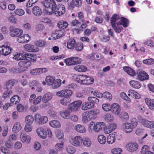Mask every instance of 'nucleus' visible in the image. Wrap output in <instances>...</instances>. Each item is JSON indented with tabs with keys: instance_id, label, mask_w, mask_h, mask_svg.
Instances as JSON below:
<instances>
[{
	"instance_id": "obj_1",
	"label": "nucleus",
	"mask_w": 154,
	"mask_h": 154,
	"mask_svg": "<svg viewBox=\"0 0 154 154\" xmlns=\"http://www.w3.org/2000/svg\"><path fill=\"white\" fill-rule=\"evenodd\" d=\"M44 6L46 8L51 7V11H46L49 15L54 14L56 16L62 15L65 13V8L63 5L61 7L56 8L57 5L54 0H47L44 1L42 2Z\"/></svg>"
},
{
	"instance_id": "obj_2",
	"label": "nucleus",
	"mask_w": 154,
	"mask_h": 154,
	"mask_svg": "<svg viewBox=\"0 0 154 154\" xmlns=\"http://www.w3.org/2000/svg\"><path fill=\"white\" fill-rule=\"evenodd\" d=\"M82 61V59L77 57H72L67 58L64 60L67 65H74L79 64Z\"/></svg>"
},
{
	"instance_id": "obj_3",
	"label": "nucleus",
	"mask_w": 154,
	"mask_h": 154,
	"mask_svg": "<svg viewBox=\"0 0 154 154\" xmlns=\"http://www.w3.org/2000/svg\"><path fill=\"white\" fill-rule=\"evenodd\" d=\"M137 118L139 122L144 126L149 128H154V122L149 121L140 116H138Z\"/></svg>"
},
{
	"instance_id": "obj_4",
	"label": "nucleus",
	"mask_w": 154,
	"mask_h": 154,
	"mask_svg": "<svg viewBox=\"0 0 154 154\" xmlns=\"http://www.w3.org/2000/svg\"><path fill=\"white\" fill-rule=\"evenodd\" d=\"M48 118L46 116H42L39 114H36L35 115V121L38 124L44 125L48 122Z\"/></svg>"
},
{
	"instance_id": "obj_5",
	"label": "nucleus",
	"mask_w": 154,
	"mask_h": 154,
	"mask_svg": "<svg viewBox=\"0 0 154 154\" xmlns=\"http://www.w3.org/2000/svg\"><path fill=\"white\" fill-rule=\"evenodd\" d=\"M10 34L12 37H18L21 35L23 32L21 29L16 28L14 26H11L9 27Z\"/></svg>"
},
{
	"instance_id": "obj_6",
	"label": "nucleus",
	"mask_w": 154,
	"mask_h": 154,
	"mask_svg": "<svg viewBox=\"0 0 154 154\" xmlns=\"http://www.w3.org/2000/svg\"><path fill=\"white\" fill-rule=\"evenodd\" d=\"M72 94L71 90L65 89L57 92L56 95L58 97L67 98L70 97Z\"/></svg>"
},
{
	"instance_id": "obj_7",
	"label": "nucleus",
	"mask_w": 154,
	"mask_h": 154,
	"mask_svg": "<svg viewBox=\"0 0 154 154\" xmlns=\"http://www.w3.org/2000/svg\"><path fill=\"white\" fill-rule=\"evenodd\" d=\"M82 103V101L80 100L75 101L69 105L68 108L71 112L76 111L78 110Z\"/></svg>"
},
{
	"instance_id": "obj_8",
	"label": "nucleus",
	"mask_w": 154,
	"mask_h": 154,
	"mask_svg": "<svg viewBox=\"0 0 154 154\" xmlns=\"http://www.w3.org/2000/svg\"><path fill=\"white\" fill-rule=\"evenodd\" d=\"M19 66L23 69L22 71L26 70L31 65V62L28 60L26 58L22 60L18 63Z\"/></svg>"
},
{
	"instance_id": "obj_9",
	"label": "nucleus",
	"mask_w": 154,
	"mask_h": 154,
	"mask_svg": "<svg viewBox=\"0 0 154 154\" xmlns=\"http://www.w3.org/2000/svg\"><path fill=\"white\" fill-rule=\"evenodd\" d=\"M12 49L7 45H4L0 47V54L4 56H7L10 54Z\"/></svg>"
},
{
	"instance_id": "obj_10",
	"label": "nucleus",
	"mask_w": 154,
	"mask_h": 154,
	"mask_svg": "<svg viewBox=\"0 0 154 154\" xmlns=\"http://www.w3.org/2000/svg\"><path fill=\"white\" fill-rule=\"evenodd\" d=\"M138 144L135 142H131L128 143L126 145V148L130 152H134L138 149Z\"/></svg>"
},
{
	"instance_id": "obj_11",
	"label": "nucleus",
	"mask_w": 154,
	"mask_h": 154,
	"mask_svg": "<svg viewBox=\"0 0 154 154\" xmlns=\"http://www.w3.org/2000/svg\"><path fill=\"white\" fill-rule=\"evenodd\" d=\"M47 71L46 68H38L31 69L30 73L33 75H37L43 73H45Z\"/></svg>"
},
{
	"instance_id": "obj_12",
	"label": "nucleus",
	"mask_w": 154,
	"mask_h": 154,
	"mask_svg": "<svg viewBox=\"0 0 154 154\" xmlns=\"http://www.w3.org/2000/svg\"><path fill=\"white\" fill-rule=\"evenodd\" d=\"M83 140L80 136H76L71 142V143L73 146H78L82 145Z\"/></svg>"
},
{
	"instance_id": "obj_13",
	"label": "nucleus",
	"mask_w": 154,
	"mask_h": 154,
	"mask_svg": "<svg viewBox=\"0 0 154 154\" xmlns=\"http://www.w3.org/2000/svg\"><path fill=\"white\" fill-rule=\"evenodd\" d=\"M36 132L38 135L42 139H45L47 136V130L42 128H39L37 129Z\"/></svg>"
},
{
	"instance_id": "obj_14",
	"label": "nucleus",
	"mask_w": 154,
	"mask_h": 154,
	"mask_svg": "<svg viewBox=\"0 0 154 154\" xmlns=\"http://www.w3.org/2000/svg\"><path fill=\"white\" fill-rule=\"evenodd\" d=\"M104 129H105V125L104 122H97L94 126V130L95 132H97Z\"/></svg>"
},
{
	"instance_id": "obj_15",
	"label": "nucleus",
	"mask_w": 154,
	"mask_h": 154,
	"mask_svg": "<svg viewBox=\"0 0 154 154\" xmlns=\"http://www.w3.org/2000/svg\"><path fill=\"white\" fill-rule=\"evenodd\" d=\"M111 110L113 113L116 115L119 114L120 111L119 106L116 103H114L111 105Z\"/></svg>"
},
{
	"instance_id": "obj_16",
	"label": "nucleus",
	"mask_w": 154,
	"mask_h": 154,
	"mask_svg": "<svg viewBox=\"0 0 154 154\" xmlns=\"http://www.w3.org/2000/svg\"><path fill=\"white\" fill-rule=\"evenodd\" d=\"M24 48L26 51L30 52H36L38 51V48L30 45L26 44L24 45Z\"/></svg>"
},
{
	"instance_id": "obj_17",
	"label": "nucleus",
	"mask_w": 154,
	"mask_h": 154,
	"mask_svg": "<svg viewBox=\"0 0 154 154\" xmlns=\"http://www.w3.org/2000/svg\"><path fill=\"white\" fill-rule=\"evenodd\" d=\"M122 125L123 127H125V131L126 133H129L132 131L133 127L131 123H124L122 124Z\"/></svg>"
},
{
	"instance_id": "obj_18",
	"label": "nucleus",
	"mask_w": 154,
	"mask_h": 154,
	"mask_svg": "<svg viewBox=\"0 0 154 154\" xmlns=\"http://www.w3.org/2000/svg\"><path fill=\"white\" fill-rule=\"evenodd\" d=\"M32 11L33 14L37 17L40 16L42 14V12L41 8L37 6L33 7Z\"/></svg>"
},
{
	"instance_id": "obj_19",
	"label": "nucleus",
	"mask_w": 154,
	"mask_h": 154,
	"mask_svg": "<svg viewBox=\"0 0 154 154\" xmlns=\"http://www.w3.org/2000/svg\"><path fill=\"white\" fill-rule=\"evenodd\" d=\"M52 97V94L48 92L45 93L42 98V100L44 103H46L50 101Z\"/></svg>"
},
{
	"instance_id": "obj_20",
	"label": "nucleus",
	"mask_w": 154,
	"mask_h": 154,
	"mask_svg": "<svg viewBox=\"0 0 154 154\" xmlns=\"http://www.w3.org/2000/svg\"><path fill=\"white\" fill-rule=\"evenodd\" d=\"M145 100L149 109H154V99L151 100L149 98H146L145 99Z\"/></svg>"
},
{
	"instance_id": "obj_21",
	"label": "nucleus",
	"mask_w": 154,
	"mask_h": 154,
	"mask_svg": "<svg viewBox=\"0 0 154 154\" xmlns=\"http://www.w3.org/2000/svg\"><path fill=\"white\" fill-rule=\"evenodd\" d=\"M124 70L128 75L132 76L135 75L136 72L134 70L128 66H124L123 68Z\"/></svg>"
},
{
	"instance_id": "obj_22",
	"label": "nucleus",
	"mask_w": 154,
	"mask_h": 154,
	"mask_svg": "<svg viewBox=\"0 0 154 154\" xmlns=\"http://www.w3.org/2000/svg\"><path fill=\"white\" fill-rule=\"evenodd\" d=\"M55 79V78H46L45 81L42 82V84L44 85L46 84L48 85L53 86Z\"/></svg>"
},
{
	"instance_id": "obj_23",
	"label": "nucleus",
	"mask_w": 154,
	"mask_h": 154,
	"mask_svg": "<svg viewBox=\"0 0 154 154\" xmlns=\"http://www.w3.org/2000/svg\"><path fill=\"white\" fill-rule=\"evenodd\" d=\"M116 127V124L114 123L111 124L109 125L107 127L105 128V129H104L105 133H110L115 129Z\"/></svg>"
},
{
	"instance_id": "obj_24",
	"label": "nucleus",
	"mask_w": 154,
	"mask_h": 154,
	"mask_svg": "<svg viewBox=\"0 0 154 154\" xmlns=\"http://www.w3.org/2000/svg\"><path fill=\"white\" fill-rule=\"evenodd\" d=\"M76 71L81 72H85L87 70V67L83 65H78L74 67Z\"/></svg>"
},
{
	"instance_id": "obj_25",
	"label": "nucleus",
	"mask_w": 154,
	"mask_h": 154,
	"mask_svg": "<svg viewBox=\"0 0 154 154\" xmlns=\"http://www.w3.org/2000/svg\"><path fill=\"white\" fill-rule=\"evenodd\" d=\"M71 112V111L68 109L60 112V114L63 118L68 119L69 117Z\"/></svg>"
},
{
	"instance_id": "obj_26",
	"label": "nucleus",
	"mask_w": 154,
	"mask_h": 154,
	"mask_svg": "<svg viewBox=\"0 0 154 154\" xmlns=\"http://www.w3.org/2000/svg\"><path fill=\"white\" fill-rule=\"evenodd\" d=\"M75 46V41L73 39H69L68 42L67 47L69 49H72Z\"/></svg>"
},
{
	"instance_id": "obj_27",
	"label": "nucleus",
	"mask_w": 154,
	"mask_h": 154,
	"mask_svg": "<svg viewBox=\"0 0 154 154\" xmlns=\"http://www.w3.org/2000/svg\"><path fill=\"white\" fill-rule=\"evenodd\" d=\"M119 117L123 121L126 122L129 119V116L128 113L125 112H121L119 115Z\"/></svg>"
},
{
	"instance_id": "obj_28",
	"label": "nucleus",
	"mask_w": 154,
	"mask_h": 154,
	"mask_svg": "<svg viewBox=\"0 0 154 154\" xmlns=\"http://www.w3.org/2000/svg\"><path fill=\"white\" fill-rule=\"evenodd\" d=\"M115 134H111L107 136V142L109 144L113 143L115 140Z\"/></svg>"
},
{
	"instance_id": "obj_29",
	"label": "nucleus",
	"mask_w": 154,
	"mask_h": 154,
	"mask_svg": "<svg viewBox=\"0 0 154 154\" xmlns=\"http://www.w3.org/2000/svg\"><path fill=\"white\" fill-rule=\"evenodd\" d=\"M130 85L133 87L138 89L141 86V85L140 83L137 81L132 80L129 82Z\"/></svg>"
},
{
	"instance_id": "obj_30",
	"label": "nucleus",
	"mask_w": 154,
	"mask_h": 154,
	"mask_svg": "<svg viewBox=\"0 0 154 154\" xmlns=\"http://www.w3.org/2000/svg\"><path fill=\"white\" fill-rule=\"evenodd\" d=\"M75 129L79 133H83L85 132V129L84 126L81 125H78L75 127Z\"/></svg>"
},
{
	"instance_id": "obj_31",
	"label": "nucleus",
	"mask_w": 154,
	"mask_h": 154,
	"mask_svg": "<svg viewBox=\"0 0 154 154\" xmlns=\"http://www.w3.org/2000/svg\"><path fill=\"white\" fill-rule=\"evenodd\" d=\"M57 25L60 29H64L67 27L68 24L66 21H61L58 23Z\"/></svg>"
},
{
	"instance_id": "obj_32",
	"label": "nucleus",
	"mask_w": 154,
	"mask_h": 154,
	"mask_svg": "<svg viewBox=\"0 0 154 154\" xmlns=\"http://www.w3.org/2000/svg\"><path fill=\"white\" fill-rule=\"evenodd\" d=\"M92 104V103L91 104L89 101L87 102H85L82 104V109L85 110L93 107L94 106Z\"/></svg>"
},
{
	"instance_id": "obj_33",
	"label": "nucleus",
	"mask_w": 154,
	"mask_h": 154,
	"mask_svg": "<svg viewBox=\"0 0 154 154\" xmlns=\"http://www.w3.org/2000/svg\"><path fill=\"white\" fill-rule=\"evenodd\" d=\"M120 25H122L124 27H127L129 25V21L128 20L124 17H122L121 19Z\"/></svg>"
},
{
	"instance_id": "obj_34",
	"label": "nucleus",
	"mask_w": 154,
	"mask_h": 154,
	"mask_svg": "<svg viewBox=\"0 0 154 154\" xmlns=\"http://www.w3.org/2000/svg\"><path fill=\"white\" fill-rule=\"evenodd\" d=\"M21 129L20 123L18 122L16 123L12 128V131L14 133L18 132Z\"/></svg>"
},
{
	"instance_id": "obj_35",
	"label": "nucleus",
	"mask_w": 154,
	"mask_h": 154,
	"mask_svg": "<svg viewBox=\"0 0 154 154\" xmlns=\"http://www.w3.org/2000/svg\"><path fill=\"white\" fill-rule=\"evenodd\" d=\"M92 119V117L89 116L87 112L84 113L83 114L82 121L85 123H86L88 120Z\"/></svg>"
},
{
	"instance_id": "obj_36",
	"label": "nucleus",
	"mask_w": 154,
	"mask_h": 154,
	"mask_svg": "<svg viewBox=\"0 0 154 154\" xmlns=\"http://www.w3.org/2000/svg\"><path fill=\"white\" fill-rule=\"evenodd\" d=\"M20 138L21 141L22 142H26L28 143L30 142L31 140V138L29 135H21Z\"/></svg>"
},
{
	"instance_id": "obj_37",
	"label": "nucleus",
	"mask_w": 154,
	"mask_h": 154,
	"mask_svg": "<svg viewBox=\"0 0 154 154\" xmlns=\"http://www.w3.org/2000/svg\"><path fill=\"white\" fill-rule=\"evenodd\" d=\"M16 82V81L14 80H9L7 82L5 85L6 86V88L7 90H9L13 86L14 83Z\"/></svg>"
},
{
	"instance_id": "obj_38",
	"label": "nucleus",
	"mask_w": 154,
	"mask_h": 154,
	"mask_svg": "<svg viewBox=\"0 0 154 154\" xmlns=\"http://www.w3.org/2000/svg\"><path fill=\"white\" fill-rule=\"evenodd\" d=\"M33 121L34 118L31 115H28L25 118V121L26 124L32 125Z\"/></svg>"
},
{
	"instance_id": "obj_39",
	"label": "nucleus",
	"mask_w": 154,
	"mask_h": 154,
	"mask_svg": "<svg viewBox=\"0 0 154 154\" xmlns=\"http://www.w3.org/2000/svg\"><path fill=\"white\" fill-rule=\"evenodd\" d=\"M25 59L26 58L30 62H34L36 60L35 56L32 54L25 53Z\"/></svg>"
},
{
	"instance_id": "obj_40",
	"label": "nucleus",
	"mask_w": 154,
	"mask_h": 154,
	"mask_svg": "<svg viewBox=\"0 0 154 154\" xmlns=\"http://www.w3.org/2000/svg\"><path fill=\"white\" fill-rule=\"evenodd\" d=\"M88 101L92 104L93 106H94L95 103H98L99 102V100L97 98L93 97H88Z\"/></svg>"
},
{
	"instance_id": "obj_41",
	"label": "nucleus",
	"mask_w": 154,
	"mask_h": 154,
	"mask_svg": "<svg viewBox=\"0 0 154 154\" xmlns=\"http://www.w3.org/2000/svg\"><path fill=\"white\" fill-rule=\"evenodd\" d=\"M25 53H24L23 54H17L15 55L13 58L14 59L17 60H21L23 59H25Z\"/></svg>"
},
{
	"instance_id": "obj_42",
	"label": "nucleus",
	"mask_w": 154,
	"mask_h": 154,
	"mask_svg": "<svg viewBox=\"0 0 154 154\" xmlns=\"http://www.w3.org/2000/svg\"><path fill=\"white\" fill-rule=\"evenodd\" d=\"M120 19L119 16L118 14H114L111 18V25H115L116 21Z\"/></svg>"
},
{
	"instance_id": "obj_43",
	"label": "nucleus",
	"mask_w": 154,
	"mask_h": 154,
	"mask_svg": "<svg viewBox=\"0 0 154 154\" xmlns=\"http://www.w3.org/2000/svg\"><path fill=\"white\" fill-rule=\"evenodd\" d=\"M61 84V81L60 79H58L54 80L52 88L53 89L57 88L60 86Z\"/></svg>"
},
{
	"instance_id": "obj_44",
	"label": "nucleus",
	"mask_w": 154,
	"mask_h": 154,
	"mask_svg": "<svg viewBox=\"0 0 154 154\" xmlns=\"http://www.w3.org/2000/svg\"><path fill=\"white\" fill-rule=\"evenodd\" d=\"M137 77H149L148 74L145 71L138 69L137 71Z\"/></svg>"
},
{
	"instance_id": "obj_45",
	"label": "nucleus",
	"mask_w": 154,
	"mask_h": 154,
	"mask_svg": "<svg viewBox=\"0 0 154 154\" xmlns=\"http://www.w3.org/2000/svg\"><path fill=\"white\" fill-rule=\"evenodd\" d=\"M83 79V84L89 85L92 84L94 82V79L93 78H85Z\"/></svg>"
},
{
	"instance_id": "obj_46",
	"label": "nucleus",
	"mask_w": 154,
	"mask_h": 154,
	"mask_svg": "<svg viewBox=\"0 0 154 154\" xmlns=\"http://www.w3.org/2000/svg\"><path fill=\"white\" fill-rule=\"evenodd\" d=\"M49 125L53 128L59 127L60 126V122L57 120H53L49 122Z\"/></svg>"
},
{
	"instance_id": "obj_47",
	"label": "nucleus",
	"mask_w": 154,
	"mask_h": 154,
	"mask_svg": "<svg viewBox=\"0 0 154 154\" xmlns=\"http://www.w3.org/2000/svg\"><path fill=\"white\" fill-rule=\"evenodd\" d=\"M35 44L38 47H44L46 45V42L44 40H39L35 42Z\"/></svg>"
},
{
	"instance_id": "obj_48",
	"label": "nucleus",
	"mask_w": 154,
	"mask_h": 154,
	"mask_svg": "<svg viewBox=\"0 0 154 154\" xmlns=\"http://www.w3.org/2000/svg\"><path fill=\"white\" fill-rule=\"evenodd\" d=\"M20 100V97L18 95H14L10 99V101L12 103L15 102V104L19 103Z\"/></svg>"
},
{
	"instance_id": "obj_49",
	"label": "nucleus",
	"mask_w": 154,
	"mask_h": 154,
	"mask_svg": "<svg viewBox=\"0 0 154 154\" xmlns=\"http://www.w3.org/2000/svg\"><path fill=\"white\" fill-rule=\"evenodd\" d=\"M98 140L101 144H104L106 140V137L103 135H100L98 137Z\"/></svg>"
},
{
	"instance_id": "obj_50",
	"label": "nucleus",
	"mask_w": 154,
	"mask_h": 154,
	"mask_svg": "<svg viewBox=\"0 0 154 154\" xmlns=\"http://www.w3.org/2000/svg\"><path fill=\"white\" fill-rule=\"evenodd\" d=\"M89 116L92 117L93 116H96L99 113V111L98 110L94 109L93 110L87 111Z\"/></svg>"
},
{
	"instance_id": "obj_51",
	"label": "nucleus",
	"mask_w": 154,
	"mask_h": 154,
	"mask_svg": "<svg viewBox=\"0 0 154 154\" xmlns=\"http://www.w3.org/2000/svg\"><path fill=\"white\" fill-rule=\"evenodd\" d=\"M111 106L108 103H105L102 105V109L105 111H108L111 109Z\"/></svg>"
},
{
	"instance_id": "obj_52",
	"label": "nucleus",
	"mask_w": 154,
	"mask_h": 154,
	"mask_svg": "<svg viewBox=\"0 0 154 154\" xmlns=\"http://www.w3.org/2000/svg\"><path fill=\"white\" fill-rule=\"evenodd\" d=\"M143 63L148 65H151L154 63V60L152 58L148 59L143 60Z\"/></svg>"
},
{
	"instance_id": "obj_53",
	"label": "nucleus",
	"mask_w": 154,
	"mask_h": 154,
	"mask_svg": "<svg viewBox=\"0 0 154 154\" xmlns=\"http://www.w3.org/2000/svg\"><path fill=\"white\" fill-rule=\"evenodd\" d=\"M12 92L11 90H7L4 92L3 95V97L5 98L10 97L11 95Z\"/></svg>"
},
{
	"instance_id": "obj_54",
	"label": "nucleus",
	"mask_w": 154,
	"mask_h": 154,
	"mask_svg": "<svg viewBox=\"0 0 154 154\" xmlns=\"http://www.w3.org/2000/svg\"><path fill=\"white\" fill-rule=\"evenodd\" d=\"M14 13L16 15L20 16L23 15L25 13V12L22 9H17L15 10Z\"/></svg>"
},
{
	"instance_id": "obj_55",
	"label": "nucleus",
	"mask_w": 154,
	"mask_h": 154,
	"mask_svg": "<svg viewBox=\"0 0 154 154\" xmlns=\"http://www.w3.org/2000/svg\"><path fill=\"white\" fill-rule=\"evenodd\" d=\"M67 152L69 153L73 154L75 152V150L72 146H68L66 148Z\"/></svg>"
},
{
	"instance_id": "obj_56",
	"label": "nucleus",
	"mask_w": 154,
	"mask_h": 154,
	"mask_svg": "<svg viewBox=\"0 0 154 154\" xmlns=\"http://www.w3.org/2000/svg\"><path fill=\"white\" fill-rule=\"evenodd\" d=\"M82 143L84 145L86 146H89L91 144L90 140L88 138H85L84 140H83Z\"/></svg>"
},
{
	"instance_id": "obj_57",
	"label": "nucleus",
	"mask_w": 154,
	"mask_h": 154,
	"mask_svg": "<svg viewBox=\"0 0 154 154\" xmlns=\"http://www.w3.org/2000/svg\"><path fill=\"white\" fill-rule=\"evenodd\" d=\"M103 97L104 98H106L108 99H111L112 97L111 94L108 92H105L103 94Z\"/></svg>"
},
{
	"instance_id": "obj_58",
	"label": "nucleus",
	"mask_w": 154,
	"mask_h": 154,
	"mask_svg": "<svg viewBox=\"0 0 154 154\" xmlns=\"http://www.w3.org/2000/svg\"><path fill=\"white\" fill-rule=\"evenodd\" d=\"M112 26L115 32L117 33H120L123 29V27H117L115 25Z\"/></svg>"
},
{
	"instance_id": "obj_59",
	"label": "nucleus",
	"mask_w": 154,
	"mask_h": 154,
	"mask_svg": "<svg viewBox=\"0 0 154 154\" xmlns=\"http://www.w3.org/2000/svg\"><path fill=\"white\" fill-rule=\"evenodd\" d=\"M129 92L131 93V95H133L135 98L138 99L140 98V95L137 92L133 90H130Z\"/></svg>"
},
{
	"instance_id": "obj_60",
	"label": "nucleus",
	"mask_w": 154,
	"mask_h": 154,
	"mask_svg": "<svg viewBox=\"0 0 154 154\" xmlns=\"http://www.w3.org/2000/svg\"><path fill=\"white\" fill-rule=\"evenodd\" d=\"M48 113L50 117L54 119L56 118L57 117V113L52 110H50L48 112Z\"/></svg>"
},
{
	"instance_id": "obj_61",
	"label": "nucleus",
	"mask_w": 154,
	"mask_h": 154,
	"mask_svg": "<svg viewBox=\"0 0 154 154\" xmlns=\"http://www.w3.org/2000/svg\"><path fill=\"white\" fill-rule=\"evenodd\" d=\"M74 5L77 7H79L81 6L82 2L81 0H72Z\"/></svg>"
},
{
	"instance_id": "obj_62",
	"label": "nucleus",
	"mask_w": 154,
	"mask_h": 154,
	"mask_svg": "<svg viewBox=\"0 0 154 154\" xmlns=\"http://www.w3.org/2000/svg\"><path fill=\"white\" fill-rule=\"evenodd\" d=\"M105 119L108 122H111L112 121L113 117L109 114H107L105 115Z\"/></svg>"
},
{
	"instance_id": "obj_63",
	"label": "nucleus",
	"mask_w": 154,
	"mask_h": 154,
	"mask_svg": "<svg viewBox=\"0 0 154 154\" xmlns=\"http://www.w3.org/2000/svg\"><path fill=\"white\" fill-rule=\"evenodd\" d=\"M17 111L19 112H23L24 110V106L21 104L19 103L17 106Z\"/></svg>"
},
{
	"instance_id": "obj_64",
	"label": "nucleus",
	"mask_w": 154,
	"mask_h": 154,
	"mask_svg": "<svg viewBox=\"0 0 154 154\" xmlns=\"http://www.w3.org/2000/svg\"><path fill=\"white\" fill-rule=\"evenodd\" d=\"M121 149L117 148L112 149V152L114 154H119L121 153Z\"/></svg>"
}]
</instances>
